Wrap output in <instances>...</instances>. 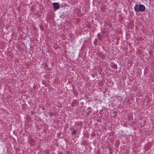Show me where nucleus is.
<instances>
[{
  "label": "nucleus",
  "instance_id": "1",
  "mask_svg": "<svg viewBox=\"0 0 154 154\" xmlns=\"http://www.w3.org/2000/svg\"><path fill=\"white\" fill-rule=\"evenodd\" d=\"M139 6V11H145V8L143 5L140 4Z\"/></svg>",
  "mask_w": 154,
  "mask_h": 154
},
{
  "label": "nucleus",
  "instance_id": "4",
  "mask_svg": "<svg viewBox=\"0 0 154 154\" xmlns=\"http://www.w3.org/2000/svg\"><path fill=\"white\" fill-rule=\"evenodd\" d=\"M76 132V131L75 130H74L72 132V134H75Z\"/></svg>",
  "mask_w": 154,
  "mask_h": 154
},
{
  "label": "nucleus",
  "instance_id": "2",
  "mask_svg": "<svg viewBox=\"0 0 154 154\" xmlns=\"http://www.w3.org/2000/svg\"><path fill=\"white\" fill-rule=\"evenodd\" d=\"M53 5L54 10H57L59 8V5L58 3H53Z\"/></svg>",
  "mask_w": 154,
  "mask_h": 154
},
{
  "label": "nucleus",
  "instance_id": "3",
  "mask_svg": "<svg viewBox=\"0 0 154 154\" xmlns=\"http://www.w3.org/2000/svg\"><path fill=\"white\" fill-rule=\"evenodd\" d=\"M139 5H136L134 7L135 11H139Z\"/></svg>",
  "mask_w": 154,
  "mask_h": 154
}]
</instances>
